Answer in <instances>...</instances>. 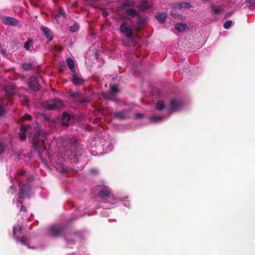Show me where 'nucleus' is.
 <instances>
[{
  "mask_svg": "<svg viewBox=\"0 0 255 255\" xmlns=\"http://www.w3.org/2000/svg\"><path fill=\"white\" fill-rule=\"evenodd\" d=\"M5 145L0 142V154L3 153L5 150Z\"/></svg>",
  "mask_w": 255,
  "mask_h": 255,
  "instance_id": "obj_39",
  "label": "nucleus"
},
{
  "mask_svg": "<svg viewBox=\"0 0 255 255\" xmlns=\"http://www.w3.org/2000/svg\"><path fill=\"white\" fill-rule=\"evenodd\" d=\"M150 7V4L147 1H142L139 5L140 10H144L149 9Z\"/></svg>",
  "mask_w": 255,
  "mask_h": 255,
  "instance_id": "obj_22",
  "label": "nucleus"
},
{
  "mask_svg": "<svg viewBox=\"0 0 255 255\" xmlns=\"http://www.w3.org/2000/svg\"><path fill=\"white\" fill-rule=\"evenodd\" d=\"M104 14L105 15H106V16H107V15H108V14H107V12H105V13H104Z\"/></svg>",
  "mask_w": 255,
  "mask_h": 255,
  "instance_id": "obj_52",
  "label": "nucleus"
},
{
  "mask_svg": "<svg viewBox=\"0 0 255 255\" xmlns=\"http://www.w3.org/2000/svg\"><path fill=\"white\" fill-rule=\"evenodd\" d=\"M175 29L179 32L184 31L188 28V26L186 23H177L175 26Z\"/></svg>",
  "mask_w": 255,
  "mask_h": 255,
  "instance_id": "obj_18",
  "label": "nucleus"
},
{
  "mask_svg": "<svg viewBox=\"0 0 255 255\" xmlns=\"http://www.w3.org/2000/svg\"><path fill=\"white\" fill-rule=\"evenodd\" d=\"M72 81L74 85L79 86L84 83V80L81 76L77 75L74 70H72Z\"/></svg>",
  "mask_w": 255,
  "mask_h": 255,
  "instance_id": "obj_13",
  "label": "nucleus"
},
{
  "mask_svg": "<svg viewBox=\"0 0 255 255\" xmlns=\"http://www.w3.org/2000/svg\"><path fill=\"white\" fill-rule=\"evenodd\" d=\"M143 115H142V114H136V115H135V117H136V118H137V119H139L142 118H143Z\"/></svg>",
  "mask_w": 255,
  "mask_h": 255,
  "instance_id": "obj_46",
  "label": "nucleus"
},
{
  "mask_svg": "<svg viewBox=\"0 0 255 255\" xmlns=\"http://www.w3.org/2000/svg\"><path fill=\"white\" fill-rule=\"evenodd\" d=\"M130 110L128 109H125L120 112H114L113 115L115 118L120 120H125L130 117Z\"/></svg>",
  "mask_w": 255,
  "mask_h": 255,
  "instance_id": "obj_11",
  "label": "nucleus"
},
{
  "mask_svg": "<svg viewBox=\"0 0 255 255\" xmlns=\"http://www.w3.org/2000/svg\"><path fill=\"white\" fill-rule=\"evenodd\" d=\"M25 172L23 170H22L20 172H18L15 176L16 180L19 182V181H21V177L24 176L25 175Z\"/></svg>",
  "mask_w": 255,
  "mask_h": 255,
  "instance_id": "obj_31",
  "label": "nucleus"
},
{
  "mask_svg": "<svg viewBox=\"0 0 255 255\" xmlns=\"http://www.w3.org/2000/svg\"><path fill=\"white\" fill-rule=\"evenodd\" d=\"M68 96L73 103L77 105H82L86 103H90V100L88 98L83 95L82 93L80 91H73L70 90L67 92Z\"/></svg>",
  "mask_w": 255,
  "mask_h": 255,
  "instance_id": "obj_4",
  "label": "nucleus"
},
{
  "mask_svg": "<svg viewBox=\"0 0 255 255\" xmlns=\"http://www.w3.org/2000/svg\"><path fill=\"white\" fill-rule=\"evenodd\" d=\"M0 54L4 57H6L7 55L6 50L4 48L3 46L1 43H0Z\"/></svg>",
  "mask_w": 255,
  "mask_h": 255,
  "instance_id": "obj_33",
  "label": "nucleus"
},
{
  "mask_svg": "<svg viewBox=\"0 0 255 255\" xmlns=\"http://www.w3.org/2000/svg\"><path fill=\"white\" fill-rule=\"evenodd\" d=\"M175 8L178 9H181L182 8H189L191 7V4L190 2L183 1L181 3H175Z\"/></svg>",
  "mask_w": 255,
  "mask_h": 255,
  "instance_id": "obj_17",
  "label": "nucleus"
},
{
  "mask_svg": "<svg viewBox=\"0 0 255 255\" xmlns=\"http://www.w3.org/2000/svg\"><path fill=\"white\" fill-rule=\"evenodd\" d=\"M66 226L61 224H53L50 226L47 230L48 236L52 238H58L65 234Z\"/></svg>",
  "mask_w": 255,
  "mask_h": 255,
  "instance_id": "obj_3",
  "label": "nucleus"
},
{
  "mask_svg": "<svg viewBox=\"0 0 255 255\" xmlns=\"http://www.w3.org/2000/svg\"><path fill=\"white\" fill-rule=\"evenodd\" d=\"M165 108V105L164 103L161 102L159 101L156 103V109L158 110H162Z\"/></svg>",
  "mask_w": 255,
  "mask_h": 255,
  "instance_id": "obj_32",
  "label": "nucleus"
},
{
  "mask_svg": "<svg viewBox=\"0 0 255 255\" xmlns=\"http://www.w3.org/2000/svg\"><path fill=\"white\" fill-rule=\"evenodd\" d=\"M59 16L58 15H56V16H55V18H56L57 17H58Z\"/></svg>",
  "mask_w": 255,
  "mask_h": 255,
  "instance_id": "obj_53",
  "label": "nucleus"
},
{
  "mask_svg": "<svg viewBox=\"0 0 255 255\" xmlns=\"http://www.w3.org/2000/svg\"><path fill=\"white\" fill-rule=\"evenodd\" d=\"M43 107L48 110H55L63 106V103L59 98H54L52 100L45 102L43 104Z\"/></svg>",
  "mask_w": 255,
  "mask_h": 255,
  "instance_id": "obj_8",
  "label": "nucleus"
},
{
  "mask_svg": "<svg viewBox=\"0 0 255 255\" xmlns=\"http://www.w3.org/2000/svg\"><path fill=\"white\" fill-rule=\"evenodd\" d=\"M9 192L12 195L14 194L16 191V189L15 187H14L13 186H10L9 187Z\"/></svg>",
  "mask_w": 255,
  "mask_h": 255,
  "instance_id": "obj_40",
  "label": "nucleus"
},
{
  "mask_svg": "<svg viewBox=\"0 0 255 255\" xmlns=\"http://www.w3.org/2000/svg\"><path fill=\"white\" fill-rule=\"evenodd\" d=\"M249 4V6H251L253 4L255 3V0H247Z\"/></svg>",
  "mask_w": 255,
  "mask_h": 255,
  "instance_id": "obj_45",
  "label": "nucleus"
},
{
  "mask_svg": "<svg viewBox=\"0 0 255 255\" xmlns=\"http://www.w3.org/2000/svg\"><path fill=\"white\" fill-rule=\"evenodd\" d=\"M58 12L59 14L62 15L64 17H66V15L65 12L62 7H59L58 9Z\"/></svg>",
  "mask_w": 255,
  "mask_h": 255,
  "instance_id": "obj_38",
  "label": "nucleus"
},
{
  "mask_svg": "<svg viewBox=\"0 0 255 255\" xmlns=\"http://www.w3.org/2000/svg\"><path fill=\"white\" fill-rule=\"evenodd\" d=\"M19 193L17 202L22 203V201L25 198H30V188L27 184H24L21 181L18 182Z\"/></svg>",
  "mask_w": 255,
  "mask_h": 255,
  "instance_id": "obj_6",
  "label": "nucleus"
},
{
  "mask_svg": "<svg viewBox=\"0 0 255 255\" xmlns=\"http://www.w3.org/2000/svg\"><path fill=\"white\" fill-rule=\"evenodd\" d=\"M233 13V11H231L229 12L228 13H227V14H226V15L224 16V19H228L229 17H230L232 15Z\"/></svg>",
  "mask_w": 255,
  "mask_h": 255,
  "instance_id": "obj_43",
  "label": "nucleus"
},
{
  "mask_svg": "<svg viewBox=\"0 0 255 255\" xmlns=\"http://www.w3.org/2000/svg\"><path fill=\"white\" fill-rule=\"evenodd\" d=\"M22 230H23V228H22V227L21 226L19 227V228L18 229V232L20 233Z\"/></svg>",
  "mask_w": 255,
  "mask_h": 255,
  "instance_id": "obj_49",
  "label": "nucleus"
},
{
  "mask_svg": "<svg viewBox=\"0 0 255 255\" xmlns=\"http://www.w3.org/2000/svg\"><path fill=\"white\" fill-rule=\"evenodd\" d=\"M112 195L111 189L108 186L104 185L102 189L99 190L98 197L101 200H105L109 199Z\"/></svg>",
  "mask_w": 255,
  "mask_h": 255,
  "instance_id": "obj_10",
  "label": "nucleus"
},
{
  "mask_svg": "<svg viewBox=\"0 0 255 255\" xmlns=\"http://www.w3.org/2000/svg\"><path fill=\"white\" fill-rule=\"evenodd\" d=\"M40 29L44 33L46 38L49 39V41H51L52 40L53 36L51 34L50 29L48 27L43 25L40 27Z\"/></svg>",
  "mask_w": 255,
  "mask_h": 255,
  "instance_id": "obj_15",
  "label": "nucleus"
},
{
  "mask_svg": "<svg viewBox=\"0 0 255 255\" xmlns=\"http://www.w3.org/2000/svg\"><path fill=\"white\" fill-rule=\"evenodd\" d=\"M5 110L2 105H0V117L4 115Z\"/></svg>",
  "mask_w": 255,
  "mask_h": 255,
  "instance_id": "obj_42",
  "label": "nucleus"
},
{
  "mask_svg": "<svg viewBox=\"0 0 255 255\" xmlns=\"http://www.w3.org/2000/svg\"><path fill=\"white\" fill-rule=\"evenodd\" d=\"M79 27L78 23L76 22L69 27V29L71 32H75L79 30Z\"/></svg>",
  "mask_w": 255,
  "mask_h": 255,
  "instance_id": "obj_28",
  "label": "nucleus"
},
{
  "mask_svg": "<svg viewBox=\"0 0 255 255\" xmlns=\"http://www.w3.org/2000/svg\"><path fill=\"white\" fill-rule=\"evenodd\" d=\"M133 5V2L130 1H127L123 3L122 8L126 14V17L128 20L136 17L139 13L137 10L131 7Z\"/></svg>",
  "mask_w": 255,
  "mask_h": 255,
  "instance_id": "obj_5",
  "label": "nucleus"
},
{
  "mask_svg": "<svg viewBox=\"0 0 255 255\" xmlns=\"http://www.w3.org/2000/svg\"><path fill=\"white\" fill-rule=\"evenodd\" d=\"M86 1H89V0H86ZM95 0H89V1H95Z\"/></svg>",
  "mask_w": 255,
  "mask_h": 255,
  "instance_id": "obj_51",
  "label": "nucleus"
},
{
  "mask_svg": "<svg viewBox=\"0 0 255 255\" xmlns=\"http://www.w3.org/2000/svg\"><path fill=\"white\" fill-rule=\"evenodd\" d=\"M32 45V40L28 38L24 44V48L27 50H29L30 47Z\"/></svg>",
  "mask_w": 255,
  "mask_h": 255,
  "instance_id": "obj_27",
  "label": "nucleus"
},
{
  "mask_svg": "<svg viewBox=\"0 0 255 255\" xmlns=\"http://www.w3.org/2000/svg\"><path fill=\"white\" fill-rule=\"evenodd\" d=\"M141 27H142V26L137 25V26L136 27H135V31L137 32H138L140 30Z\"/></svg>",
  "mask_w": 255,
  "mask_h": 255,
  "instance_id": "obj_48",
  "label": "nucleus"
},
{
  "mask_svg": "<svg viewBox=\"0 0 255 255\" xmlns=\"http://www.w3.org/2000/svg\"><path fill=\"white\" fill-rule=\"evenodd\" d=\"M20 210L21 211L26 212V208L24 205H22L21 206V207H20Z\"/></svg>",
  "mask_w": 255,
  "mask_h": 255,
  "instance_id": "obj_47",
  "label": "nucleus"
},
{
  "mask_svg": "<svg viewBox=\"0 0 255 255\" xmlns=\"http://www.w3.org/2000/svg\"><path fill=\"white\" fill-rule=\"evenodd\" d=\"M32 120V117L28 114H25L23 117L21 118V121L22 122H24L26 121H31Z\"/></svg>",
  "mask_w": 255,
  "mask_h": 255,
  "instance_id": "obj_34",
  "label": "nucleus"
},
{
  "mask_svg": "<svg viewBox=\"0 0 255 255\" xmlns=\"http://www.w3.org/2000/svg\"><path fill=\"white\" fill-rule=\"evenodd\" d=\"M27 240H28L27 238H26L25 236H22L19 240V241L22 245L27 246V245L26 242Z\"/></svg>",
  "mask_w": 255,
  "mask_h": 255,
  "instance_id": "obj_37",
  "label": "nucleus"
},
{
  "mask_svg": "<svg viewBox=\"0 0 255 255\" xmlns=\"http://www.w3.org/2000/svg\"><path fill=\"white\" fill-rule=\"evenodd\" d=\"M121 32L127 38L132 39L134 37L133 28L130 26L127 20H124L120 25Z\"/></svg>",
  "mask_w": 255,
  "mask_h": 255,
  "instance_id": "obj_7",
  "label": "nucleus"
},
{
  "mask_svg": "<svg viewBox=\"0 0 255 255\" xmlns=\"http://www.w3.org/2000/svg\"><path fill=\"white\" fill-rule=\"evenodd\" d=\"M35 66L31 62L29 63H23L21 65L22 68L26 71H30L34 68Z\"/></svg>",
  "mask_w": 255,
  "mask_h": 255,
  "instance_id": "obj_21",
  "label": "nucleus"
},
{
  "mask_svg": "<svg viewBox=\"0 0 255 255\" xmlns=\"http://www.w3.org/2000/svg\"><path fill=\"white\" fill-rule=\"evenodd\" d=\"M155 17L160 23H163L166 17V13L164 12L157 13Z\"/></svg>",
  "mask_w": 255,
  "mask_h": 255,
  "instance_id": "obj_20",
  "label": "nucleus"
},
{
  "mask_svg": "<svg viewBox=\"0 0 255 255\" xmlns=\"http://www.w3.org/2000/svg\"><path fill=\"white\" fill-rule=\"evenodd\" d=\"M28 87L32 91L37 92L41 88L39 83V79L35 76H31L28 81Z\"/></svg>",
  "mask_w": 255,
  "mask_h": 255,
  "instance_id": "obj_9",
  "label": "nucleus"
},
{
  "mask_svg": "<svg viewBox=\"0 0 255 255\" xmlns=\"http://www.w3.org/2000/svg\"><path fill=\"white\" fill-rule=\"evenodd\" d=\"M27 132L28 136L32 142L33 148L38 150V155L42 158V152L46 150L45 140L47 138V132L40 130L37 125L33 127L30 125H21L19 133L21 140H25Z\"/></svg>",
  "mask_w": 255,
  "mask_h": 255,
  "instance_id": "obj_1",
  "label": "nucleus"
},
{
  "mask_svg": "<svg viewBox=\"0 0 255 255\" xmlns=\"http://www.w3.org/2000/svg\"><path fill=\"white\" fill-rule=\"evenodd\" d=\"M40 0H29V2L33 6L37 7L39 5Z\"/></svg>",
  "mask_w": 255,
  "mask_h": 255,
  "instance_id": "obj_35",
  "label": "nucleus"
},
{
  "mask_svg": "<svg viewBox=\"0 0 255 255\" xmlns=\"http://www.w3.org/2000/svg\"><path fill=\"white\" fill-rule=\"evenodd\" d=\"M232 21L230 20H228L226 22H225V23L224 24V27L226 29H228L230 28V27L232 25Z\"/></svg>",
  "mask_w": 255,
  "mask_h": 255,
  "instance_id": "obj_36",
  "label": "nucleus"
},
{
  "mask_svg": "<svg viewBox=\"0 0 255 255\" xmlns=\"http://www.w3.org/2000/svg\"><path fill=\"white\" fill-rule=\"evenodd\" d=\"M41 117L42 120L43 122L51 125H54L55 124V120L51 118L50 117L47 116L46 114H42Z\"/></svg>",
  "mask_w": 255,
  "mask_h": 255,
  "instance_id": "obj_19",
  "label": "nucleus"
},
{
  "mask_svg": "<svg viewBox=\"0 0 255 255\" xmlns=\"http://www.w3.org/2000/svg\"><path fill=\"white\" fill-rule=\"evenodd\" d=\"M170 15L172 16L173 18L177 19L179 21H183L186 19L185 16L172 12H170Z\"/></svg>",
  "mask_w": 255,
  "mask_h": 255,
  "instance_id": "obj_25",
  "label": "nucleus"
},
{
  "mask_svg": "<svg viewBox=\"0 0 255 255\" xmlns=\"http://www.w3.org/2000/svg\"><path fill=\"white\" fill-rule=\"evenodd\" d=\"M2 22L6 25L16 26L18 23V20L12 17L5 16L2 17Z\"/></svg>",
  "mask_w": 255,
  "mask_h": 255,
  "instance_id": "obj_14",
  "label": "nucleus"
},
{
  "mask_svg": "<svg viewBox=\"0 0 255 255\" xmlns=\"http://www.w3.org/2000/svg\"><path fill=\"white\" fill-rule=\"evenodd\" d=\"M71 117L69 114L64 112L63 113L62 118V124L64 126H68Z\"/></svg>",
  "mask_w": 255,
  "mask_h": 255,
  "instance_id": "obj_16",
  "label": "nucleus"
},
{
  "mask_svg": "<svg viewBox=\"0 0 255 255\" xmlns=\"http://www.w3.org/2000/svg\"><path fill=\"white\" fill-rule=\"evenodd\" d=\"M66 62L67 63L68 66L70 69H73L74 68V61L70 57L66 59Z\"/></svg>",
  "mask_w": 255,
  "mask_h": 255,
  "instance_id": "obj_29",
  "label": "nucleus"
},
{
  "mask_svg": "<svg viewBox=\"0 0 255 255\" xmlns=\"http://www.w3.org/2000/svg\"><path fill=\"white\" fill-rule=\"evenodd\" d=\"M182 106V103L181 101L173 99L171 101L169 107L171 112H173L180 110Z\"/></svg>",
  "mask_w": 255,
  "mask_h": 255,
  "instance_id": "obj_12",
  "label": "nucleus"
},
{
  "mask_svg": "<svg viewBox=\"0 0 255 255\" xmlns=\"http://www.w3.org/2000/svg\"><path fill=\"white\" fill-rule=\"evenodd\" d=\"M210 7L213 11L212 15L218 14L223 11V9L220 6L216 7L214 5H211Z\"/></svg>",
  "mask_w": 255,
  "mask_h": 255,
  "instance_id": "obj_23",
  "label": "nucleus"
},
{
  "mask_svg": "<svg viewBox=\"0 0 255 255\" xmlns=\"http://www.w3.org/2000/svg\"><path fill=\"white\" fill-rule=\"evenodd\" d=\"M63 146L67 149L66 154L71 160H78V157L82 155L83 150L76 140L73 138H69L63 143Z\"/></svg>",
  "mask_w": 255,
  "mask_h": 255,
  "instance_id": "obj_2",
  "label": "nucleus"
},
{
  "mask_svg": "<svg viewBox=\"0 0 255 255\" xmlns=\"http://www.w3.org/2000/svg\"><path fill=\"white\" fill-rule=\"evenodd\" d=\"M111 90L114 93H116L119 91V89L116 86H112V87L111 88Z\"/></svg>",
  "mask_w": 255,
  "mask_h": 255,
  "instance_id": "obj_44",
  "label": "nucleus"
},
{
  "mask_svg": "<svg viewBox=\"0 0 255 255\" xmlns=\"http://www.w3.org/2000/svg\"><path fill=\"white\" fill-rule=\"evenodd\" d=\"M15 89V87L13 85H9L6 87L5 91V92L8 94L9 96H12L14 94V91Z\"/></svg>",
  "mask_w": 255,
  "mask_h": 255,
  "instance_id": "obj_24",
  "label": "nucleus"
},
{
  "mask_svg": "<svg viewBox=\"0 0 255 255\" xmlns=\"http://www.w3.org/2000/svg\"><path fill=\"white\" fill-rule=\"evenodd\" d=\"M162 117L158 116H154L150 118V120L152 123H156L161 121Z\"/></svg>",
  "mask_w": 255,
  "mask_h": 255,
  "instance_id": "obj_30",
  "label": "nucleus"
},
{
  "mask_svg": "<svg viewBox=\"0 0 255 255\" xmlns=\"http://www.w3.org/2000/svg\"><path fill=\"white\" fill-rule=\"evenodd\" d=\"M132 43L134 45H135L137 43L135 42L134 40H132Z\"/></svg>",
  "mask_w": 255,
  "mask_h": 255,
  "instance_id": "obj_50",
  "label": "nucleus"
},
{
  "mask_svg": "<svg viewBox=\"0 0 255 255\" xmlns=\"http://www.w3.org/2000/svg\"><path fill=\"white\" fill-rule=\"evenodd\" d=\"M16 227H14L13 228V233H12L13 237V238H14L15 240H16V241H18L19 240V238H18V237H17L16 236Z\"/></svg>",
  "mask_w": 255,
  "mask_h": 255,
  "instance_id": "obj_41",
  "label": "nucleus"
},
{
  "mask_svg": "<svg viewBox=\"0 0 255 255\" xmlns=\"http://www.w3.org/2000/svg\"><path fill=\"white\" fill-rule=\"evenodd\" d=\"M137 16V21H136V25L138 26H142L145 22L146 20L145 18L141 17L139 13L138 14V15Z\"/></svg>",
  "mask_w": 255,
  "mask_h": 255,
  "instance_id": "obj_26",
  "label": "nucleus"
}]
</instances>
